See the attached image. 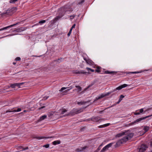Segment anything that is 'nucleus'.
<instances>
[{
    "mask_svg": "<svg viewBox=\"0 0 152 152\" xmlns=\"http://www.w3.org/2000/svg\"><path fill=\"white\" fill-rule=\"evenodd\" d=\"M16 64V63H15V62H13V64L14 65H15V64Z\"/></svg>",
    "mask_w": 152,
    "mask_h": 152,
    "instance_id": "obj_58",
    "label": "nucleus"
},
{
    "mask_svg": "<svg viewBox=\"0 0 152 152\" xmlns=\"http://www.w3.org/2000/svg\"><path fill=\"white\" fill-rule=\"evenodd\" d=\"M90 71H91L92 72H94V69H91L90 70Z\"/></svg>",
    "mask_w": 152,
    "mask_h": 152,
    "instance_id": "obj_56",
    "label": "nucleus"
},
{
    "mask_svg": "<svg viewBox=\"0 0 152 152\" xmlns=\"http://www.w3.org/2000/svg\"><path fill=\"white\" fill-rule=\"evenodd\" d=\"M126 134H127V132L126 131L125 132L120 133H118V134H117L115 136V137H121V136H122L123 135H126Z\"/></svg>",
    "mask_w": 152,
    "mask_h": 152,
    "instance_id": "obj_9",
    "label": "nucleus"
},
{
    "mask_svg": "<svg viewBox=\"0 0 152 152\" xmlns=\"http://www.w3.org/2000/svg\"><path fill=\"white\" fill-rule=\"evenodd\" d=\"M122 89V88L121 86H119L118 87L116 88L115 89L113 90V91H112L111 92H113L115 91H116L117 90H120Z\"/></svg>",
    "mask_w": 152,
    "mask_h": 152,
    "instance_id": "obj_21",
    "label": "nucleus"
},
{
    "mask_svg": "<svg viewBox=\"0 0 152 152\" xmlns=\"http://www.w3.org/2000/svg\"><path fill=\"white\" fill-rule=\"evenodd\" d=\"M24 30V29L22 27H21L20 28H18V29H16L14 30V32L16 31L17 32H21L23 31Z\"/></svg>",
    "mask_w": 152,
    "mask_h": 152,
    "instance_id": "obj_12",
    "label": "nucleus"
},
{
    "mask_svg": "<svg viewBox=\"0 0 152 152\" xmlns=\"http://www.w3.org/2000/svg\"><path fill=\"white\" fill-rule=\"evenodd\" d=\"M41 56H38V57H40Z\"/></svg>",
    "mask_w": 152,
    "mask_h": 152,
    "instance_id": "obj_64",
    "label": "nucleus"
},
{
    "mask_svg": "<svg viewBox=\"0 0 152 152\" xmlns=\"http://www.w3.org/2000/svg\"><path fill=\"white\" fill-rule=\"evenodd\" d=\"M140 114V112H136V113H134V114L135 115H139Z\"/></svg>",
    "mask_w": 152,
    "mask_h": 152,
    "instance_id": "obj_53",
    "label": "nucleus"
},
{
    "mask_svg": "<svg viewBox=\"0 0 152 152\" xmlns=\"http://www.w3.org/2000/svg\"><path fill=\"white\" fill-rule=\"evenodd\" d=\"M152 116V115H150L147 116H146L145 117L139 118L137 119L135 121L132 122L131 124L132 125H133L137 123L138 122L142 120H143L148 118L151 117Z\"/></svg>",
    "mask_w": 152,
    "mask_h": 152,
    "instance_id": "obj_4",
    "label": "nucleus"
},
{
    "mask_svg": "<svg viewBox=\"0 0 152 152\" xmlns=\"http://www.w3.org/2000/svg\"><path fill=\"white\" fill-rule=\"evenodd\" d=\"M49 146V144H47L46 145H44L43 147H45L46 148H48Z\"/></svg>",
    "mask_w": 152,
    "mask_h": 152,
    "instance_id": "obj_36",
    "label": "nucleus"
},
{
    "mask_svg": "<svg viewBox=\"0 0 152 152\" xmlns=\"http://www.w3.org/2000/svg\"><path fill=\"white\" fill-rule=\"evenodd\" d=\"M18 84H17V83H15L14 84H10V87L12 88H14L16 86H18Z\"/></svg>",
    "mask_w": 152,
    "mask_h": 152,
    "instance_id": "obj_20",
    "label": "nucleus"
},
{
    "mask_svg": "<svg viewBox=\"0 0 152 152\" xmlns=\"http://www.w3.org/2000/svg\"><path fill=\"white\" fill-rule=\"evenodd\" d=\"M121 144V142L119 140H118L116 143L115 145V148H117L120 145V144Z\"/></svg>",
    "mask_w": 152,
    "mask_h": 152,
    "instance_id": "obj_22",
    "label": "nucleus"
},
{
    "mask_svg": "<svg viewBox=\"0 0 152 152\" xmlns=\"http://www.w3.org/2000/svg\"><path fill=\"white\" fill-rule=\"evenodd\" d=\"M28 149V147H26L25 148L23 147V150H20V151H23V150H26L27 149Z\"/></svg>",
    "mask_w": 152,
    "mask_h": 152,
    "instance_id": "obj_38",
    "label": "nucleus"
},
{
    "mask_svg": "<svg viewBox=\"0 0 152 152\" xmlns=\"http://www.w3.org/2000/svg\"><path fill=\"white\" fill-rule=\"evenodd\" d=\"M100 68L99 67H97V69L95 70L96 72H100Z\"/></svg>",
    "mask_w": 152,
    "mask_h": 152,
    "instance_id": "obj_30",
    "label": "nucleus"
},
{
    "mask_svg": "<svg viewBox=\"0 0 152 152\" xmlns=\"http://www.w3.org/2000/svg\"><path fill=\"white\" fill-rule=\"evenodd\" d=\"M66 88L65 87H62V88L61 89L59 90L60 91H62L63 90L65 89Z\"/></svg>",
    "mask_w": 152,
    "mask_h": 152,
    "instance_id": "obj_41",
    "label": "nucleus"
},
{
    "mask_svg": "<svg viewBox=\"0 0 152 152\" xmlns=\"http://www.w3.org/2000/svg\"><path fill=\"white\" fill-rule=\"evenodd\" d=\"M94 83H91V84L89 86H88V87L87 88V89L88 88H89L92 86L94 84Z\"/></svg>",
    "mask_w": 152,
    "mask_h": 152,
    "instance_id": "obj_46",
    "label": "nucleus"
},
{
    "mask_svg": "<svg viewBox=\"0 0 152 152\" xmlns=\"http://www.w3.org/2000/svg\"><path fill=\"white\" fill-rule=\"evenodd\" d=\"M149 127L148 126H145L143 128V129L145 130V132H147L149 130Z\"/></svg>",
    "mask_w": 152,
    "mask_h": 152,
    "instance_id": "obj_28",
    "label": "nucleus"
},
{
    "mask_svg": "<svg viewBox=\"0 0 152 152\" xmlns=\"http://www.w3.org/2000/svg\"><path fill=\"white\" fill-rule=\"evenodd\" d=\"M44 107H45V106H42V107L39 108V109H42L44 108Z\"/></svg>",
    "mask_w": 152,
    "mask_h": 152,
    "instance_id": "obj_55",
    "label": "nucleus"
},
{
    "mask_svg": "<svg viewBox=\"0 0 152 152\" xmlns=\"http://www.w3.org/2000/svg\"><path fill=\"white\" fill-rule=\"evenodd\" d=\"M67 110L65 109L64 108L60 109L59 110V113H60L61 114H64L65 112H66Z\"/></svg>",
    "mask_w": 152,
    "mask_h": 152,
    "instance_id": "obj_10",
    "label": "nucleus"
},
{
    "mask_svg": "<svg viewBox=\"0 0 152 152\" xmlns=\"http://www.w3.org/2000/svg\"><path fill=\"white\" fill-rule=\"evenodd\" d=\"M72 88H70V89H67L65 91H64V94H66Z\"/></svg>",
    "mask_w": 152,
    "mask_h": 152,
    "instance_id": "obj_32",
    "label": "nucleus"
},
{
    "mask_svg": "<svg viewBox=\"0 0 152 152\" xmlns=\"http://www.w3.org/2000/svg\"><path fill=\"white\" fill-rule=\"evenodd\" d=\"M84 1V0H82L79 2L78 4H81L83 3Z\"/></svg>",
    "mask_w": 152,
    "mask_h": 152,
    "instance_id": "obj_48",
    "label": "nucleus"
},
{
    "mask_svg": "<svg viewBox=\"0 0 152 152\" xmlns=\"http://www.w3.org/2000/svg\"><path fill=\"white\" fill-rule=\"evenodd\" d=\"M7 13V12H3L1 14V15L2 16H3L5 15Z\"/></svg>",
    "mask_w": 152,
    "mask_h": 152,
    "instance_id": "obj_49",
    "label": "nucleus"
},
{
    "mask_svg": "<svg viewBox=\"0 0 152 152\" xmlns=\"http://www.w3.org/2000/svg\"><path fill=\"white\" fill-rule=\"evenodd\" d=\"M17 148L18 150L20 149H21V150H23V147L21 146H17Z\"/></svg>",
    "mask_w": 152,
    "mask_h": 152,
    "instance_id": "obj_37",
    "label": "nucleus"
},
{
    "mask_svg": "<svg viewBox=\"0 0 152 152\" xmlns=\"http://www.w3.org/2000/svg\"><path fill=\"white\" fill-rule=\"evenodd\" d=\"M107 108L105 109L104 110H102V111H99V113H102V112L105 110H106Z\"/></svg>",
    "mask_w": 152,
    "mask_h": 152,
    "instance_id": "obj_52",
    "label": "nucleus"
},
{
    "mask_svg": "<svg viewBox=\"0 0 152 152\" xmlns=\"http://www.w3.org/2000/svg\"><path fill=\"white\" fill-rule=\"evenodd\" d=\"M147 148V146L145 145H142L139 149V152H143L145 151Z\"/></svg>",
    "mask_w": 152,
    "mask_h": 152,
    "instance_id": "obj_7",
    "label": "nucleus"
},
{
    "mask_svg": "<svg viewBox=\"0 0 152 152\" xmlns=\"http://www.w3.org/2000/svg\"><path fill=\"white\" fill-rule=\"evenodd\" d=\"M73 10L71 8H67L65 7H62L59 9V15L57 16L53 19L54 22H56L58 20L61 18L64 15V13L67 11L72 12Z\"/></svg>",
    "mask_w": 152,
    "mask_h": 152,
    "instance_id": "obj_1",
    "label": "nucleus"
},
{
    "mask_svg": "<svg viewBox=\"0 0 152 152\" xmlns=\"http://www.w3.org/2000/svg\"><path fill=\"white\" fill-rule=\"evenodd\" d=\"M110 107H108L107 108H110Z\"/></svg>",
    "mask_w": 152,
    "mask_h": 152,
    "instance_id": "obj_62",
    "label": "nucleus"
},
{
    "mask_svg": "<svg viewBox=\"0 0 152 152\" xmlns=\"http://www.w3.org/2000/svg\"><path fill=\"white\" fill-rule=\"evenodd\" d=\"M86 63L90 65H92L93 64V61L89 59H88V60L86 61Z\"/></svg>",
    "mask_w": 152,
    "mask_h": 152,
    "instance_id": "obj_18",
    "label": "nucleus"
},
{
    "mask_svg": "<svg viewBox=\"0 0 152 152\" xmlns=\"http://www.w3.org/2000/svg\"><path fill=\"white\" fill-rule=\"evenodd\" d=\"M143 111V109L142 108L140 110V113H142Z\"/></svg>",
    "mask_w": 152,
    "mask_h": 152,
    "instance_id": "obj_45",
    "label": "nucleus"
},
{
    "mask_svg": "<svg viewBox=\"0 0 152 152\" xmlns=\"http://www.w3.org/2000/svg\"><path fill=\"white\" fill-rule=\"evenodd\" d=\"M141 72H125V73L126 74H137Z\"/></svg>",
    "mask_w": 152,
    "mask_h": 152,
    "instance_id": "obj_15",
    "label": "nucleus"
},
{
    "mask_svg": "<svg viewBox=\"0 0 152 152\" xmlns=\"http://www.w3.org/2000/svg\"><path fill=\"white\" fill-rule=\"evenodd\" d=\"M72 29H70L69 32L67 34V36L68 37H69L70 36V35L71 34V33L72 32Z\"/></svg>",
    "mask_w": 152,
    "mask_h": 152,
    "instance_id": "obj_34",
    "label": "nucleus"
},
{
    "mask_svg": "<svg viewBox=\"0 0 152 152\" xmlns=\"http://www.w3.org/2000/svg\"><path fill=\"white\" fill-rule=\"evenodd\" d=\"M111 93H112V92H108L106 94H102L99 97H96V100H98L100 99H101L102 98L104 97V96H107L109 94H110Z\"/></svg>",
    "mask_w": 152,
    "mask_h": 152,
    "instance_id": "obj_8",
    "label": "nucleus"
},
{
    "mask_svg": "<svg viewBox=\"0 0 152 152\" xmlns=\"http://www.w3.org/2000/svg\"><path fill=\"white\" fill-rule=\"evenodd\" d=\"M90 101H87V102H77V104H85L86 103Z\"/></svg>",
    "mask_w": 152,
    "mask_h": 152,
    "instance_id": "obj_25",
    "label": "nucleus"
},
{
    "mask_svg": "<svg viewBox=\"0 0 152 152\" xmlns=\"http://www.w3.org/2000/svg\"><path fill=\"white\" fill-rule=\"evenodd\" d=\"M102 145H100L99 147L97 148V150H96L98 151H99L100 150V149H101V148H100V146H101Z\"/></svg>",
    "mask_w": 152,
    "mask_h": 152,
    "instance_id": "obj_51",
    "label": "nucleus"
},
{
    "mask_svg": "<svg viewBox=\"0 0 152 152\" xmlns=\"http://www.w3.org/2000/svg\"><path fill=\"white\" fill-rule=\"evenodd\" d=\"M47 117V115H44L40 117V121L44 120Z\"/></svg>",
    "mask_w": 152,
    "mask_h": 152,
    "instance_id": "obj_23",
    "label": "nucleus"
},
{
    "mask_svg": "<svg viewBox=\"0 0 152 152\" xmlns=\"http://www.w3.org/2000/svg\"><path fill=\"white\" fill-rule=\"evenodd\" d=\"M75 24H74L70 29H72V30L73 28H75Z\"/></svg>",
    "mask_w": 152,
    "mask_h": 152,
    "instance_id": "obj_47",
    "label": "nucleus"
},
{
    "mask_svg": "<svg viewBox=\"0 0 152 152\" xmlns=\"http://www.w3.org/2000/svg\"><path fill=\"white\" fill-rule=\"evenodd\" d=\"M101 119V118L98 116L93 117H92L91 118H89L87 119V121H89L91 120L93 122H98L99 120H100Z\"/></svg>",
    "mask_w": 152,
    "mask_h": 152,
    "instance_id": "obj_5",
    "label": "nucleus"
},
{
    "mask_svg": "<svg viewBox=\"0 0 152 152\" xmlns=\"http://www.w3.org/2000/svg\"><path fill=\"white\" fill-rule=\"evenodd\" d=\"M20 60V58L19 57H17L15 59V60L16 61H19Z\"/></svg>",
    "mask_w": 152,
    "mask_h": 152,
    "instance_id": "obj_40",
    "label": "nucleus"
},
{
    "mask_svg": "<svg viewBox=\"0 0 152 152\" xmlns=\"http://www.w3.org/2000/svg\"><path fill=\"white\" fill-rule=\"evenodd\" d=\"M121 101H120V99H119V100L117 102V104H118L119 103V102H121Z\"/></svg>",
    "mask_w": 152,
    "mask_h": 152,
    "instance_id": "obj_57",
    "label": "nucleus"
},
{
    "mask_svg": "<svg viewBox=\"0 0 152 152\" xmlns=\"http://www.w3.org/2000/svg\"><path fill=\"white\" fill-rule=\"evenodd\" d=\"M49 96H45L43 97V99H42L43 100H46L48 98Z\"/></svg>",
    "mask_w": 152,
    "mask_h": 152,
    "instance_id": "obj_43",
    "label": "nucleus"
},
{
    "mask_svg": "<svg viewBox=\"0 0 152 152\" xmlns=\"http://www.w3.org/2000/svg\"><path fill=\"white\" fill-rule=\"evenodd\" d=\"M124 97V96H123V95H121L120 96V98L119 99H120V101H121L122 100L123 98Z\"/></svg>",
    "mask_w": 152,
    "mask_h": 152,
    "instance_id": "obj_31",
    "label": "nucleus"
},
{
    "mask_svg": "<svg viewBox=\"0 0 152 152\" xmlns=\"http://www.w3.org/2000/svg\"><path fill=\"white\" fill-rule=\"evenodd\" d=\"M52 137H36V138H37V139L40 140V139H44V138H51Z\"/></svg>",
    "mask_w": 152,
    "mask_h": 152,
    "instance_id": "obj_19",
    "label": "nucleus"
},
{
    "mask_svg": "<svg viewBox=\"0 0 152 152\" xmlns=\"http://www.w3.org/2000/svg\"><path fill=\"white\" fill-rule=\"evenodd\" d=\"M94 152H98V151L96 150Z\"/></svg>",
    "mask_w": 152,
    "mask_h": 152,
    "instance_id": "obj_59",
    "label": "nucleus"
},
{
    "mask_svg": "<svg viewBox=\"0 0 152 152\" xmlns=\"http://www.w3.org/2000/svg\"><path fill=\"white\" fill-rule=\"evenodd\" d=\"M151 145H152V142H151Z\"/></svg>",
    "mask_w": 152,
    "mask_h": 152,
    "instance_id": "obj_61",
    "label": "nucleus"
},
{
    "mask_svg": "<svg viewBox=\"0 0 152 152\" xmlns=\"http://www.w3.org/2000/svg\"><path fill=\"white\" fill-rule=\"evenodd\" d=\"M108 149L106 145L104 147L101 151L100 152H104L107 149Z\"/></svg>",
    "mask_w": 152,
    "mask_h": 152,
    "instance_id": "obj_24",
    "label": "nucleus"
},
{
    "mask_svg": "<svg viewBox=\"0 0 152 152\" xmlns=\"http://www.w3.org/2000/svg\"><path fill=\"white\" fill-rule=\"evenodd\" d=\"M61 143V141L60 140H57L54 141L53 142V145H56L57 144H59Z\"/></svg>",
    "mask_w": 152,
    "mask_h": 152,
    "instance_id": "obj_17",
    "label": "nucleus"
},
{
    "mask_svg": "<svg viewBox=\"0 0 152 152\" xmlns=\"http://www.w3.org/2000/svg\"><path fill=\"white\" fill-rule=\"evenodd\" d=\"M114 143V142H111L110 143L107 145H106V146H107V148H110L111 147V146L113 145Z\"/></svg>",
    "mask_w": 152,
    "mask_h": 152,
    "instance_id": "obj_27",
    "label": "nucleus"
},
{
    "mask_svg": "<svg viewBox=\"0 0 152 152\" xmlns=\"http://www.w3.org/2000/svg\"><path fill=\"white\" fill-rule=\"evenodd\" d=\"M84 58V60H85L86 62V61H87L88 60V59H87L85 58Z\"/></svg>",
    "mask_w": 152,
    "mask_h": 152,
    "instance_id": "obj_54",
    "label": "nucleus"
},
{
    "mask_svg": "<svg viewBox=\"0 0 152 152\" xmlns=\"http://www.w3.org/2000/svg\"><path fill=\"white\" fill-rule=\"evenodd\" d=\"M128 86V85L124 84L123 85H121V87L122 88L126 87Z\"/></svg>",
    "mask_w": 152,
    "mask_h": 152,
    "instance_id": "obj_33",
    "label": "nucleus"
},
{
    "mask_svg": "<svg viewBox=\"0 0 152 152\" xmlns=\"http://www.w3.org/2000/svg\"><path fill=\"white\" fill-rule=\"evenodd\" d=\"M102 127V126H99V127L100 128H101V127Z\"/></svg>",
    "mask_w": 152,
    "mask_h": 152,
    "instance_id": "obj_60",
    "label": "nucleus"
},
{
    "mask_svg": "<svg viewBox=\"0 0 152 152\" xmlns=\"http://www.w3.org/2000/svg\"><path fill=\"white\" fill-rule=\"evenodd\" d=\"M86 148V147H84L83 148H77L76 149V151L77 152H81L85 150Z\"/></svg>",
    "mask_w": 152,
    "mask_h": 152,
    "instance_id": "obj_14",
    "label": "nucleus"
},
{
    "mask_svg": "<svg viewBox=\"0 0 152 152\" xmlns=\"http://www.w3.org/2000/svg\"><path fill=\"white\" fill-rule=\"evenodd\" d=\"M75 15H72L70 16V17L71 18L70 19H73V18H74V17H75Z\"/></svg>",
    "mask_w": 152,
    "mask_h": 152,
    "instance_id": "obj_42",
    "label": "nucleus"
},
{
    "mask_svg": "<svg viewBox=\"0 0 152 152\" xmlns=\"http://www.w3.org/2000/svg\"><path fill=\"white\" fill-rule=\"evenodd\" d=\"M60 59H58V60H60Z\"/></svg>",
    "mask_w": 152,
    "mask_h": 152,
    "instance_id": "obj_63",
    "label": "nucleus"
},
{
    "mask_svg": "<svg viewBox=\"0 0 152 152\" xmlns=\"http://www.w3.org/2000/svg\"><path fill=\"white\" fill-rule=\"evenodd\" d=\"M105 73L106 74H116V72L114 71H105Z\"/></svg>",
    "mask_w": 152,
    "mask_h": 152,
    "instance_id": "obj_16",
    "label": "nucleus"
},
{
    "mask_svg": "<svg viewBox=\"0 0 152 152\" xmlns=\"http://www.w3.org/2000/svg\"><path fill=\"white\" fill-rule=\"evenodd\" d=\"M17 84H18V87H20V86L21 85L23 84H24V83H17Z\"/></svg>",
    "mask_w": 152,
    "mask_h": 152,
    "instance_id": "obj_39",
    "label": "nucleus"
},
{
    "mask_svg": "<svg viewBox=\"0 0 152 152\" xmlns=\"http://www.w3.org/2000/svg\"><path fill=\"white\" fill-rule=\"evenodd\" d=\"M76 74H86V73H89V72H84L83 71H78L76 72Z\"/></svg>",
    "mask_w": 152,
    "mask_h": 152,
    "instance_id": "obj_11",
    "label": "nucleus"
},
{
    "mask_svg": "<svg viewBox=\"0 0 152 152\" xmlns=\"http://www.w3.org/2000/svg\"><path fill=\"white\" fill-rule=\"evenodd\" d=\"M86 69L88 71V72H89L90 71L91 69L88 68V67H87L86 68Z\"/></svg>",
    "mask_w": 152,
    "mask_h": 152,
    "instance_id": "obj_50",
    "label": "nucleus"
},
{
    "mask_svg": "<svg viewBox=\"0 0 152 152\" xmlns=\"http://www.w3.org/2000/svg\"><path fill=\"white\" fill-rule=\"evenodd\" d=\"M18 0H10V2L11 3H15V2L17 1Z\"/></svg>",
    "mask_w": 152,
    "mask_h": 152,
    "instance_id": "obj_29",
    "label": "nucleus"
},
{
    "mask_svg": "<svg viewBox=\"0 0 152 152\" xmlns=\"http://www.w3.org/2000/svg\"><path fill=\"white\" fill-rule=\"evenodd\" d=\"M45 22H46V21L45 20H42L39 21V24H42V23H45Z\"/></svg>",
    "mask_w": 152,
    "mask_h": 152,
    "instance_id": "obj_35",
    "label": "nucleus"
},
{
    "mask_svg": "<svg viewBox=\"0 0 152 152\" xmlns=\"http://www.w3.org/2000/svg\"><path fill=\"white\" fill-rule=\"evenodd\" d=\"M126 136L123 137L119 140L121 142V143L122 144L125 143L129 139L132 138L134 135V134L133 133H130L129 134L125 135Z\"/></svg>",
    "mask_w": 152,
    "mask_h": 152,
    "instance_id": "obj_2",
    "label": "nucleus"
},
{
    "mask_svg": "<svg viewBox=\"0 0 152 152\" xmlns=\"http://www.w3.org/2000/svg\"><path fill=\"white\" fill-rule=\"evenodd\" d=\"M83 111V109L80 108V109H73L70 113L66 115H64V117L66 116H68L70 115H73L75 114H77L79 113H80Z\"/></svg>",
    "mask_w": 152,
    "mask_h": 152,
    "instance_id": "obj_3",
    "label": "nucleus"
},
{
    "mask_svg": "<svg viewBox=\"0 0 152 152\" xmlns=\"http://www.w3.org/2000/svg\"><path fill=\"white\" fill-rule=\"evenodd\" d=\"M19 23V22L17 23H16L15 24L11 25L8 26H7V27H5L3 28H1V29H0V31H2V30H6V29H7V28H11V27H13V26H15L18 25Z\"/></svg>",
    "mask_w": 152,
    "mask_h": 152,
    "instance_id": "obj_6",
    "label": "nucleus"
},
{
    "mask_svg": "<svg viewBox=\"0 0 152 152\" xmlns=\"http://www.w3.org/2000/svg\"><path fill=\"white\" fill-rule=\"evenodd\" d=\"M21 110L20 108H18L17 110H14L13 111H10V110H7L6 111V113H8V112H18L20 111H21Z\"/></svg>",
    "mask_w": 152,
    "mask_h": 152,
    "instance_id": "obj_13",
    "label": "nucleus"
},
{
    "mask_svg": "<svg viewBox=\"0 0 152 152\" xmlns=\"http://www.w3.org/2000/svg\"><path fill=\"white\" fill-rule=\"evenodd\" d=\"M110 124V123H107V124H104L103 125L104 126L106 127L109 126Z\"/></svg>",
    "mask_w": 152,
    "mask_h": 152,
    "instance_id": "obj_44",
    "label": "nucleus"
},
{
    "mask_svg": "<svg viewBox=\"0 0 152 152\" xmlns=\"http://www.w3.org/2000/svg\"><path fill=\"white\" fill-rule=\"evenodd\" d=\"M75 87L76 88H77V90L78 91V92H79L81 91L82 88L80 86H76Z\"/></svg>",
    "mask_w": 152,
    "mask_h": 152,
    "instance_id": "obj_26",
    "label": "nucleus"
}]
</instances>
